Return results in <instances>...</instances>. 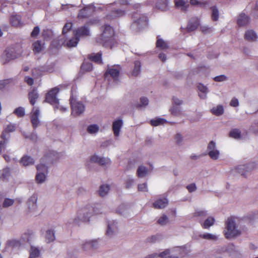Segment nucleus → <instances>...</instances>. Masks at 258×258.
I'll return each instance as SVG.
<instances>
[{"mask_svg":"<svg viewBox=\"0 0 258 258\" xmlns=\"http://www.w3.org/2000/svg\"><path fill=\"white\" fill-rule=\"evenodd\" d=\"M86 209L84 208L82 209V212L80 213V214L81 215L82 213L85 215L84 216L81 217V220L83 222H88L89 221V218L91 215V213L88 212H86Z\"/></svg>","mask_w":258,"mask_h":258,"instance_id":"obj_42","label":"nucleus"},{"mask_svg":"<svg viewBox=\"0 0 258 258\" xmlns=\"http://www.w3.org/2000/svg\"><path fill=\"white\" fill-rule=\"evenodd\" d=\"M23 53L22 47L19 44L7 48L2 55L1 61L2 64H5L11 60L17 58L21 56Z\"/></svg>","mask_w":258,"mask_h":258,"instance_id":"obj_2","label":"nucleus"},{"mask_svg":"<svg viewBox=\"0 0 258 258\" xmlns=\"http://www.w3.org/2000/svg\"><path fill=\"white\" fill-rule=\"evenodd\" d=\"M201 30L204 34H208L212 32V29L211 27L206 26L201 27Z\"/></svg>","mask_w":258,"mask_h":258,"instance_id":"obj_60","label":"nucleus"},{"mask_svg":"<svg viewBox=\"0 0 258 258\" xmlns=\"http://www.w3.org/2000/svg\"><path fill=\"white\" fill-rule=\"evenodd\" d=\"M148 172L147 168L144 166H140L137 171V175L139 178H142L146 176Z\"/></svg>","mask_w":258,"mask_h":258,"instance_id":"obj_28","label":"nucleus"},{"mask_svg":"<svg viewBox=\"0 0 258 258\" xmlns=\"http://www.w3.org/2000/svg\"><path fill=\"white\" fill-rule=\"evenodd\" d=\"M211 112L212 114L216 116L221 115L224 113V109L223 106L219 105L216 107H213L211 109Z\"/></svg>","mask_w":258,"mask_h":258,"instance_id":"obj_33","label":"nucleus"},{"mask_svg":"<svg viewBox=\"0 0 258 258\" xmlns=\"http://www.w3.org/2000/svg\"><path fill=\"white\" fill-rule=\"evenodd\" d=\"M31 122L34 130H35L40 124L38 117H30Z\"/></svg>","mask_w":258,"mask_h":258,"instance_id":"obj_48","label":"nucleus"},{"mask_svg":"<svg viewBox=\"0 0 258 258\" xmlns=\"http://www.w3.org/2000/svg\"><path fill=\"white\" fill-rule=\"evenodd\" d=\"M211 10L212 12L211 18L213 21H217L219 19V11L216 6H213L211 7Z\"/></svg>","mask_w":258,"mask_h":258,"instance_id":"obj_37","label":"nucleus"},{"mask_svg":"<svg viewBox=\"0 0 258 258\" xmlns=\"http://www.w3.org/2000/svg\"><path fill=\"white\" fill-rule=\"evenodd\" d=\"M132 19L133 23L131 26L132 29L140 30L147 25L148 17L144 14L135 12L132 15Z\"/></svg>","mask_w":258,"mask_h":258,"instance_id":"obj_4","label":"nucleus"},{"mask_svg":"<svg viewBox=\"0 0 258 258\" xmlns=\"http://www.w3.org/2000/svg\"><path fill=\"white\" fill-rule=\"evenodd\" d=\"M55 239L54 233L50 230H47L46 233V240L47 242L53 241Z\"/></svg>","mask_w":258,"mask_h":258,"instance_id":"obj_40","label":"nucleus"},{"mask_svg":"<svg viewBox=\"0 0 258 258\" xmlns=\"http://www.w3.org/2000/svg\"><path fill=\"white\" fill-rule=\"evenodd\" d=\"M40 33V28L38 26H35L31 33L32 37H36Z\"/></svg>","mask_w":258,"mask_h":258,"instance_id":"obj_56","label":"nucleus"},{"mask_svg":"<svg viewBox=\"0 0 258 258\" xmlns=\"http://www.w3.org/2000/svg\"><path fill=\"white\" fill-rule=\"evenodd\" d=\"M175 6L177 8H180L182 11H186L189 5L183 0H175Z\"/></svg>","mask_w":258,"mask_h":258,"instance_id":"obj_26","label":"nucleus"},{"mask_svg":"<svg viewBox=\"0 0 258 258\" xmlns=\"http://www.w3.org/2000/svg\"><path fill=\"white\" fill-rule=\"evenodd\" d=\"M15 129L16 127L14 124H9L7 125L4 131L9 133L14 132L15 131Z\"/></svg>","mask_w":258,"mask_h":258,"instance_id":"obj_59","label":"nucleus"},{"mask_svg":"<svg viewBox=\"0 0 258 258\" xmlns=\"http://www.w3.org/2000/svg\"><path fill=\"white\" fill-rule=\"evenodd\" d=\"M155 8L163 12L168 11L169 9L168 0H157L155 4Z\"/></svg>","mask_w":258,"mask_h":258,"instance_id":"obj_13","label":"nucleus"},{"mask_svg":"<svg viewBox=\"0 0 258 258\" xmlns=\"http://www.w3.org/2000/svg\"><path fill=\"white\" fill-rule=\"evenodd\" d=\"M75 37L80 39L81 37H87L90 35V29L86 25L79 27L73 31Z\"/></svg>","mask_w":258,"mask_h":258,"instance_id":"obj_8","label":"nucleus"},{"mask_svg":"<svg viewBox=\"0 0 258 258\" xmlns=\"http://www.w3.org/2000/svg\"><path fill=\"white\" fill-rule=\"evenodd\" d=\"M24 81L29 86H32L34 84L33 79L29 76H26L24 78Z\"/></svg>","mask_w":258,"mask_h":258,"instance_id":"obj_63","label":"nucleus"},{"mask_svg":"<svg viewBox=\"0 0 258 258\" xmlns=\"http://www.w3.org/2000/svg\"><path fill=\"white\" fill-rule=\"evenodd\" d=\"M73 26V24L72 23H66L63 27L62 29V33L63 34L67 33L69 30H70Z\"/></svg>","mask_w":258,"mask_h":258,"instance_id":"obj_55","label":"nucleus"},{"mask_svg":"<svg viewBox=\"0 0 258 258\" xmlns=\"http://www.w3.org/2000/svg\"><path fill=\"white\" fill-rule=\"evenodd\" d=\"M120 70L121 68L119 66L117 67V68H109L105 73L104 77L107 78L110 76L114 80H116L119 76Z\"/></svg>","mask_w":258,"mask_h":258,"instance_id":"obj_9","label":"nucleus"},{"mask_svg":"<svg viewBox=\"0 0 258 258\" xmlns=\"http://www.w3.org/2000/svg\"><path fill=\"white\" fill-rule=\"evenodd\" d=\"M39 97L36 88H32L28 93V97L31 105L34 106Z\"/></svg>","mask_w":258,"mask_h":258,"instance_id":"obj_11","label":"nucleus"},{"mask_svg":"<svg viewBox=\"0 0 258 258\" xmlns=\"http://www.w3.org/2000/svg\"><path fill=\"white\" fill-rule=\"evenodd\" d=\"M125 14V12L119 9L112 11L110 14H108L106 18L107 20H112L119 17H121Z\"/></svg>","mask_w":258,"mask_h":258,"instance_id":"obj_20","label":"nucleus"},{"mask_svg":"<svg viewBox=\"0 0 258 258\" xmlns=\"http://www.w3.org/2000/svg\"><path fill=\"white\" fill-rule=\"evenodd\" d=\"M208 155L212 159L215 160L218 158L219 152L217 150H213L209 152Z\"/></svg>","mask_w":258,"mask_h":258,"instance_id":"obj_51","label":"nucleus"},{"mask_svg":"<svg viewBox=\"0 0 258 258\" xmlns=\"http://www.w3.org/2000/svg\"><path fill=\"white\" fill-rule=\"evenodd\" d=\"M166 122V120L164 118H157L150 120V124L153 126H157L160 125H162Z\"/></svg>","mask_w":258,"mask_h":258,"instance_id":"obj_36","label":"nucleus"},{"mask_svg":"<svg viewBox=\"0 0 258 258\" xmlns=\"http://www.w3.org/2000/svg\"><path fill=\"white\" fill-rule=\"evenodd\" d=\"M226 231L224 233L226 238L236 236L240 234V232L236 229L235 218L233 217H229L226 221Z\"/></svg>","mask_w":258,"mask_h":258,"instance_id":"obj_3","label":"nucleus"},{"mask_svg":"<svg viewBox=\"0 0 258 258\" xmlns=\"http://www.w3.org/2000/svg\"><path fill=\"white\" fill-rule=\"evenodd\" d=\"M100 31L101 34L95 38L96 43L111 48L113 45L115 35L113 28L108 24H105L100 27Z\"/></svg>","mask_w":258,"mask_h":258,"instance_id":"obj_1","label":"nucleus"},{"mask_svg":"<svg viewBox=\"0 0 258 258\" xmlns=\"http://www.w3.org/2000/svg\"><path fill=\"white\" fill-rule=\"evenodd\" d=\"M36 202H37V198L35 196H32L29 200H28L27 203L29 206V208L30 209V206L32 205V207L34 208L36 207Z\"/></svg>","mask_w":258,"mask_h":258,"instance_id":"obj_47","label":"nucleus"},{"mask_svg":"<svg viewBox=\"0 0 258 258\" xmlns=\"http://www.w3.org/2000/svg\"><path fill=\"white\" fill-rule=\"evenodd\" d=\"M190 4L193 6H200L201 7H204L208 5L207 2L199 1L198 0H190Z\"/></svg>","mask_w":258,"mask_h":258,"instance_id":"obj_44","label":"nucleus"},{"mask_svg":"<svg viewBox=\"0 0 258 258\" xmlns=\"http://www.w3.org/2000/svg\"><path fill=\"white\" fill-rule=\"evenodd\" d=\"M20 163L25 166L33 165L34 163V159L31 156L25 155L22 157Z\"/></svg>","mask_w":258,"mask_h":258,"instance_id":"obj_23","label":"nucleus"},{"mask_svg":"<svg viewBox=\"0 0 258 258\" xmlns=\"http://www.w3.org/2000/svg\"><path fill=\"white\" fill-rule=\"evenodd\" d=\"M168 218L166 215L161 217L158 220V223L161 225H164L167 222Z\"/></svg>","mask_w":258,"mask_h":258,"instance_id":"obj_62","label":"nucleus"},{"mask_svg":"<svg viewBox=\"0 0 258 258\" xmlns=\"http://www.w3.org/2000/svg\"><path fill=\"white\" fill-rule=\"evenodd\" d=\"M257 38L256 33L252 30L246 31L244 34V39L248 41H255Z\"/></svg>","mask_w":258,"mask_h":258,"instance_id":"obj_22","label":"nucleus"},{"mask_svg":"<svg viewBox=\"0 0 258 258\" xmlns=\"http://www.w3.org/2000/svg\"><path fill=\"white\" fill-rule=\"evenodd\" d=\"M14 203V200L13 199L6 198L5 199L3 204V207L4 208H8L12 205H13Z\"/></svg>","mask_w":258,"mask_h":258,"instance_id":"obj_50","label":"nucleus"},{"mask_svg":"<svg viewBox=\"0 0 258 258\" xmlns=\"http://www.w3.org/2000/svg\"><path fill=\"white\" fill-rule=\"evenodd\" d=\"M230 138L239 139L241 138V132L238 128L232 129L229 133Z\"/></svg>","mask_w":258,"mask_h":258,"instance_id":"obj_34","label":"nucleus"},{"mask_svg":"<svg viewBox=\"0 0 258 258\" xmlns=\"http://www.w3.org/2000/svg\"><path fill=\"white\" fill-rule=\"evenodd\" d=\"M199 24V19H192L189 21L187 25V29L188 31H193L198 28Z\"/></svg>","mask_w":258,"mask_h":258,"instance_id":"obj_24","label":"nucleus"},{"mask_svg":"<svg viewBox=\"0 0 258 258\" xmlns=\"http://www.w3.org/2000/svg\"><path fill=\"white\" fill-rule=\"evenodd\" d=\"M97 243L96 240H92L91 241L86 242L83 246V248H85V247H87L90 249H93L96 248Z\"/></svg>","mask_w":258,"mask_h":258,"instance_id":"obj_43","label":"nucleus"},{"mask_svg":"<svg viewBox=\"0 0 258 258\" xmlns=\"http://www.w3.org/2000/svg\"><path fill=\"white\" fill-rule=\"evenodd\" d=\"M250 18L245 14L241 13L239 15L237 23L239 26H245L249 23Z\"/></svg>","mask_w":258,"mask_h":258,"instance_id":"obj_18","label":"nucleus"},{"mask_svg":"<svg viewBox=\"0 0 258 258\" xmlns=\"http://www.w3.org/2000/svg\"><path fill=\"white\" fill-rule=\"evenodd\" d=\"M39 115V110L37 108L33 107L31 117H38Z\"/></svg>","mask_w":258,"mask_h":258,"instance_id":"obj_64","label":"nucleus"},{"mask_svg":"<svg viewBox=\"0 0 258 258\" xmlns=\"http://www.w3.org/2000/svg\"><path fill=\"white\" fill-rule=\"evenodd\" d=\"M7 134L8 133L4 130L1 134V138L2 139V141H7V143H8L10 135Z\"/></svg>","mask_w":258,"mask_h":258,"instance_id":"obj_61","label":"nucleus"},{"mask_svg":"<svg viewBox=\"0 0 258 258\" xmlns=\"http://www.w3.org/2000/svg\"><path fill=\"white\" fill-rule=\"evenodd\" d=\"M70 102L72 109V115L76 116L80 115L84 111V105L81 102L78 101L73 95L70 97Z\"/></svg>","mask_w":258,"mask_h":258,"instance_id":"obj_5","label":"nucleus"},{"mask_svg":"<svg viewBox=\"0 0 258 258\" xmlns=\"http://www.w3.org/2000/svg\"><path fill=\"white\" fill-rule=\"evenodd\" d=\"M10 23L13 26L21 27L23 26V23L21 21V17L19 15H13L11 17Z\"/></svg>","mask_w":258,"mask_h":258,"instance_id":"obj_19","label":"nucleus"},{"mask_svg":"<svg viewBox=\"0 0 258 258\" xmlns=\"http://www.w3.org/2000/svg\"><path fill=\"white\" fill-rule=\"evenodd\" d=\"M168 204V201L167 198L159 199L153 203V207L155 209H163L167 206Z\"/></svg>","mask_w":258,"mask_h":258,"instance_id":"obj_16","label":"nucleus"},{"mask_svg":"<svg viewBox=\"0 0 258 258\" xmlns=\"http://www.w3.org/2000/svg\"><path fill=\"white\" fill-rule=\"evenodd\" d=\"M33 50L34 53H38L41 51L43 48L42 44L40 40H37L32 44Z\"/></svg>","mask_w":258,"mask_h":258,"instance_id":"obj_29","label":"nucleus"},{"mask_svg":"<svg viewBox=\"0 0 258 258\" xmlns=\"http://www.w3.org/2000/svg\"><path fill=\"white\" fill-rule=\"evenodd\" d=\"M59 91L58 87H54L50 89L45 95V101L51 104H58L59 100L57 95Z\"/></svg>","mask_w":258,"mask_h":258,"instance_id":"obj_6","label":"nucleus"},{"mask_svg":"<svg viewBox=\"0 0 258 258\" xmlns=\"http://www.w3.org/2000/svg\"><path fill=\"white\" fill-rule=\"evenodd\" d=\"M39 254L40 251L38 248L33 246L31 247L29 258H36L38 256Z\"/></svg>","mask_w":258,"mask_h":258,"instance_id":"obj_39","label":"nucleus"},{"mask_svg":"<svg viewBox=\"0 0 258 258\" xmlns=\"http://www.w3.org/2000/svg\"><path fill=\"white\" fill-rule=\"evenodd\" d=\"M79 41V39H78V37L75 36L74 37H73L67 41L65 45L69 48L76 47Z\"/></svg>","mask_w":258,"mask_h":258,"instance_id":"obj_32","label":"nucleus"},{"mask_svg":"<svg viewBox=\"0 0 258 258\" xmlns=\"http://www.w3.org/2000/svg\"><path fill=\"white\" fill-rule=\"evenodd\" d=\"M170 111L172 114L174 115H178L180 113V109L179 107L173 105L170 109Z\"/></svg>","mask_w":258,"mask_h":258,"instance_id":"obj_54","label":"nucleus"},{"mask_svg":"<svg viewBox=\"0 0 258 258\" xmlns=\"http://www.w3.org/2000/svg\"><path fill=\"white\" fill-rule=\"evenodd\" d=\"M11 176V170L9 167L0 170V180L8 181Z\"/></svg>","mask_w":258,"mask_h":258,"instance_id":"obj_15","label":"nucleus"},{"mask_svg":"<svg viewBox=\"0 0 258 258\" xmlns=\"http://www.w3.org/2000/svg\"><path fill=\"white\" fill-rule=\"evenodd\" d=\"M141 104H138L137 107L145 106L148 104L149 101L147 98L143 97L140 98Z\"/></svg>","mask_w":258,"mask_h":258,"instance_id":"obj_53","label":"nucleus"},{"mask_svg":"<svg viewBox=\"0 0 258 258\" xmlns=\"http://www.w3.org/2000/svg\"><path fill=\"white\" fill-rule=\"evenodd\" d=\"M94 12L93 8L90 6L85 7L81 9L78 15V18L80 19H87L91 17Z\"/></svg>","mask_w":258,"mask_h":258,"instance_id":"obj_10","label":"nucleus"},{"mask_svg":"<svg viewBox=\"0 0 258 258\" xmlns=\"http://www.w3.org/2000/svg\"><path fill=\"white\" fill-rule=\"evenodd\" d=\"M81 68L87 72H90L93 69V65L89 62L84 63L82 65Z\"/></svg>","mask_w":258,"mask_h":258,"instance_id":"obj_52","label":"nucleus"},{"mask_svg":"<svg viewBox=\"0 0 258 258\" xmlns=\"http://www.w3.org/2000/svg\"><path fill=\"white\" fill-rule=\"evenodd\" d=\"M215 222V219L212 217H209L203 222H200L203 228L209 229L210 227L213 226Z\"/></svg>","mask_w":258,"mask_h":258,"instance_id":"obj_25","label":"nucleus"},{"mask_svg":"<svg viewBox=\"0 0 258 258\" xmlns=\"http://www.w3.org/2000/svg\"><path fill=\"white\" fill-rule=\"evenodd\" d=\"M36 168L39 172L36 174L35 179L37 183H40L44 182L46 179L44 172H47V167L44 164L41 163L37 165Z\"/></svg>","mask_w":258,"mask_h":258,"instance_id":"obj_7","label":"nucleus"},{"mask_svg":"<svg viewBox=\"0 0 258 258\" xmlns=\"http://www.w3.org/2000/svg\"><path fill=\"white\" fill-rule=\"evenodd\" d=\"M198 88L200 92L203 93V94L200 93H199L200 97L202 99H205L206 97V94L208 92L207 87L202 84H199L198 86Z\"/></svg>","mask_w":258,"mask_h":258,"instance_id":"obj_31","label":"nucleus"},{"mask_svg":"<svg viewBox=\"0 0 258 258\" xmlns=\"http://www.w3.org/2000/svg\"><path fill=\"white\" fill-rule=\"evenodd\" d=\"M254 167V163H248L247 165H241L238 166L236 169L237 172L241 174V175L245 176L246 172L251 171Z\"/></svg>","mask_w":258,"mask_h":258,"instance_id":"obj_12","label":"nucleus"},{"mask_svg":"<svg viewBox=\"0 0 258 258\" xmlns=\"http://www.w3.org/2000/svg\"><path fill=\"white\" fill-rule=\"evenodd\" d=\"M99 126L97 124H91L87 128V131L90 134H94L98 132Z\"/></svg>","mask_w":258,"mask_h":258,"instance_id":"obj_46","label":"nucleus"},{"mask_svg":"<svg viewBox=\"0 0 258 258\" xmlns=\"http://www.w3.org/2000/svg\"><path fill=\"white\" fill-rule=\"evenodd\" d=\"M55 153L54 151H50L49 153L44 155V157L41 159V162H44L47 158H51L52 156H54Z\"/></svg>","mask_w":258,"mask_h":258,"instance_id":"obj_58","label":"nucleus"},{"mask_svg":"<svg viewBox=\"0 0 258 258\" xmlns=\"http://www.w3.org/2000/svg\"><path fill=\"white\" fill-rule=\"evenodd\" d=\"M90 161L99 164L101 165H106L110 163V160L108 158H102L96 155L92 156L90 158Z\"/></svg>","mask_w":258,"mask_h":258,"instance_id":"obj_14","label":"nucleus"},{"mask_svg":"<svg viewBox=\"0 0 258 258\" xmlns=\"http://www.w3.org/2000/svg\"><path fill=\"white\" fill-rule=\"evenodd\" d=\"M32 75L36 78L40 77L41 75V71L39 69L34 68L32 70Z\"/></svg>","mask_w":258,"mask_h":258,"instance_id":"obj_57","label":"nucleus"},{"mask_svg":"<svg viewBox=\"0 0 258 258\" xmlns=\"http://www.w3.org/2000/svg\"><path fill=\"white\" fill-rule=\"evenodd\" d=\"M110 189L109 186L108 185H102L100 186L99 194L100 196L103 197L105 196Z\"/></svg>","mask_w":258,"mask_h":258,"instance_id":"obj_38","label":"nucleus"},{"mask_svg":"<svg viewBox=\"0 0 258 258\" xmlns=\"http://www.w3.org/2000/svg\"><path fill=\"white\" fill-rule=\"evenodd\" d=\"M14 113L19 117H23L25 115L24 109L21 107H18L15 109L14 111Z\"/></svg>","mask_w":258,"mask_h":258,"instance_id":"obj_45","label":"nucleus"},{"mask_svg":"<svg viewBox=\"0 0 258 258\" xmlns=\"http://www.w3.org/2000/svg\"><path fill=\"white\" fill-rule=\"evenodd\" d=\"M88 58L89 60L97 63L98 64H103L102 60V53L101 52H98L97 53L92 54L88 55Z\"/></svg>","mask_w":258,"mask_h":258,"instance_id":"obj_21","label":"nucleus"},{"mask_svg":"<svg viewBox=\"0 0 258 258\" xmlns=\"http://www.w3.org/2000/svg\"><path fill=\"white\" fill-rule=\"evenodd\" d=\"M123 122L122 120L117 119L113 122L112 123V130L113 134L115 137H118L120 129L122 126Z\"/></svg>","mask_w":258,"mask_h":258,"instance_id":"obj_17","label":"nucleus"},{"mask_svg":"<svg viewBox=\"0 0 258 258\" xmlns=\"http://www.w3.org/2000/svg\"><path fill=\"white\" fill-rule=\"evenodd\" d=\"M169 253V249H166L165 251H164L162 252H161L158 256L163 257V258H178L177 256H171L169 255L167 257H165L166 255L168 254ZM158 256L157 253H154L150 255H148L146 258H155Z\"/></svg>","mask_w":258,"mask_h":258,"instance_id":"obj_27","label":"nucleus"},{"mask_svg":"<svg viewBox=\"0 0 258 258\" xmlns=\"http://www.w3.org/2000/svg\"><path fill=\"white\" fill-rule=\"evenodd\" d=\"M156 45L157 47L162 50L166 49L168 48L167 43L161 38H159L157 40Z\"/></svg>","mask_w":258,"mask_h":258,"instance_id":"obj_35","label":"nucleus"},{"mask_svg":"<svg viewBox=\"0 0 258 258\" xmlns=\"http://www.w3.org/2000/svg\"><path fill=\"white\" fill-rule=\"evenodd\" d=\"M200 237L202 238L208 240H217V237L216 235H213L210 233H205L201 235Z\"/></svg>","mask_w":258,"mask_h":258,"instance_id":"obj_49","label":"nucleus"},{"mask_svg":"<svg viewBox=\"0 0 258 258\" xmlns=\"http://www.w3.org/2000/svg\"><path fill=\"white\" fill-rule=\"evenodd\" d=\"M141 63L139 60L134 61V68L132 72V76L137 77L141 72Z\"/></svg>","mask_w":258,"mask_h":258,"instance_id":"obj_30","label":"nucleus"},{"mask_svg":"<svg viewBox=\"0 0 258 258\" xmlns=\"http://www.w3.org/2000/svg\"><path fill=\"white\" fill-rule=\"evenodd\" d=\"M7 245L8 246H11L12 247H18L21 245V243L19 240L13 239L8 241Z\"/></svg>","mask_w":258,"mask_h":258,"instance_id":"obj_41","label":"nucleus"}]
</instances>
